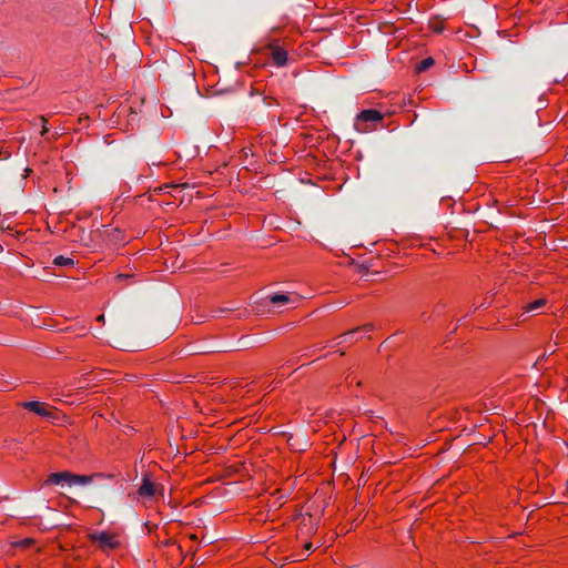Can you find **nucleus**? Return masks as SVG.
Returning a JSON list of instances; mask_svg holds the SVG:
<instances>
[{"label": "nucleus", "instance_id": "21", "mask_svg": "<svg viewBox=\"0 0 568 568\" xmlns=\"http://www.w3.org/2000/svg\"><path fill=\"white\" fill-rule=\"evenodd\" d=\"M113 231L116 232V235L113 236L112 240H114V241L120 240V231L118 229H114Z\"/></svg>", "mask_w": 568, "mask_h": 568}, {"label": "nucleus", "instance_id": "22", "mask_svg": "<svg viewBox=\"0 0 568 568\" xmlns=\"http://www.w3.org/2000/svg\"><path fill=\"white\" fill-rule=\"evenodd\" d=\"M546 106V101L542 99V98H539V108H545Z\"/></svg>", "mask_w": 568, "mask_h": 568}, {"label": "nucleus", "instance_id": "6", "mask_svg": "<svg viewBox=\"0 0 568 568\" xmlns=\"http://www.w3.org/2000/svg\"><path fill=\"white\" fill-rule=\"evenodd\" d=\"M104 477L103 474L97 473L93 475H77L73 473H70V486L72 485H79V486H85L91 484L95 478H102Z\"/></svg>", "mask_w": 568, "mask_h": 568}, {"label": "nucleus", "instance_id": "15", "mask_svg": "<svg viewBox=\"0 0 568 568\" xmlns=\"http://www.w3.org/2000/svg\"><path fill=\"white\" fill-rule=\"evenodd\" d=\"M174 327H175V321L173 322V324H172V325H170L168 328H165V331H164V332H162V333L160 334L159 338H162V339H163V338L169 337V336L173 333Z\"/></svg>", "mask_w": 568, "mask_h": 568}, {"label": "nucleus", "instance_id": "14", "mask_svg": "<svg viewBox=\"0 0 568 568\" xmlns=\"http://www.w3.org/2000/svg\"><path fill=\"white\" fill-rule=\"evenodd\" d=\"M236 307H226V308H223V307H219V308H214L211 311L212 313V317H219L221 316L223 313H227V312H232L234 311Z\"/></svg>", "mask_w": 568, "mask_h": 568}, {"label": "nucleus", "instance_id": "16", "mask_svg": "<svg viewBox=\"0 0 568 568\" xmlns=\"http://www.w3.org/2000/svg\"><path fill=\"white\" fill-rule=\"evenodd\" d=\"M32 544H33V539L26 538V539H22V540L18 541L17 546H20L22 548H27V547L31 546Z\"/></svg>", "mask_w": 568, "mask_h": 568}, {"label": "nucleus", "instance_id": "11", "mask_svg": "<svg viewBox=\"0 0 568 568\" xmlns=\"http://www.w3.org/2000/svg\"><path fill=\"white\" fill-rule=\"evenodd\" d=\"M270 301L272 304H275V305H284L290 302V297L286 294H273L270 297Z\"/></svg>", "mask_w": 568, "mask_h": 568}, {"label": "nucleus", "instance_id": "26", "mask_svg": "<svg viewBox=\"0 0 568 568\" xmlns=\"http://www.w3.org/2000/svg\"><path fill=\"white\" fill-rule=\"evenodd\" d=\"M118 277H119V278H124V277H128V275H125V274H120Z\"/></svg>", "mask_w": 568, "mask_h": 568}, {"label": "nucleus", "instance_id": "27", "mask_svg": "<svg viewBox=\"0 0 568 568\" xmlns=\"http://www.w3.org/2000/svg\"><path fill=\"white\" fill-rule=\"evenodd\" d=\"M552 82L558 83V82H559V79H558V78H555V79L552 80Z\"/></svg>", "mask_w": 568, "mask_h": 568}, {"label": "nucleus", "instance_id": "3", "mask_svg": "<svg viewBox=\"0 0 568 568\" xmlns=\"http://www.w3.org/2000/svg\"><path fill=\"white\" fill-rule=\"evenodd\" d=\"M384 119V115L381 111L376 110V109H365V110H362L357 116H356V123H355V128L357 131L359 132H365L367 131L366 128H361V124L362 123H376V122H379Z\"/></svg>", "mask_w": 568, "mask_h": 568}, {"label": "nucleus", "instance_id": "19", "mask_svg": "<svg viewBox=\"0 0 568 568\" xmlns=\"http://www.w3.org/2000/svg\"><path fill=\"white\" fill-rule=\"evenodd\" d=\"M355 329H356V332H357V331H361V329H362V331H372V329H373V325H372V324H365V325L359 326V327H357V328H355Z\"/></svg>", "mask_w": 568, "mask_h": 568}, {"label": "nucleus", "instance_id": "7", "mask_svg": "<svg viewBox=\"0 0 568 568\" xmlns=\"http://www.w3.org/2000/svg\"><path fill=\"white\" fill-rule=\"evenodd\" d=\"M22 406L26 409L33 412L34 414H37L39 416H42V417H51L52 416V413L48 412L44 407V404H42L40 402H36V400L26 402L22 404Z\"/></svg>", "mask_w": 568, "mask_h": 568}, {"label": "nucleus", "instance_id": "25", "mask_svg": "<svg viewBox=\"0 0 568 568\" xmlns=\"http://www.w3.org/2000/svg\"><path fill=\"white\" fill-rule=\"evenodd\" d=\"M24 213H26V214H29V213H36V211H33V210H27V211H24Z\"/></svg>", "mask_w": 568, "mask_h": 568}, {"label": "nucleus", "instance_id": "13", "mask_svg": "<svg viewBox=\"0 0 568 568\" xmlns=\"http://www.w3.org/2000/svg\"><path fill=\"white\" fill-rule=\"evenodd\" d=\"M454 207L455 209H454L453 213L456 212V213H467V214H470V213H476V211L478 210V209H465L463 206V204H460V203L459 204L454 203Z\"/></svg>", "mask_w": 568, "mask_h": 568}, {"label": "nucleus", "instance_id": "24", "mask_svg": "<svg viewBox=\"0 0 568 568\" xmlns=\"http://www.w3.org/2000/svg\"><path fill=\"white\" fill-rule=\"evenodd\" d=\"M97 321H99V322H103V321H104V315H99V316L97 317Z\"/></svg>", "mask_w": 568, "mask_h": 568}, {"label": "nucleus", "instance_id": "1", "mask_svg": "<svg viewBox=\"0 0 568 568\" xmlns=\"http://www.w3.org/2000/svg\"><path fill=\"white\" fill-rule=\"evenodd\" d=\"M90 540L104 552L120 547V540L118 535L111 534L109 531L92 532L90 534Z\"/></svg>", "mask_w": 568, "mask_h": 568}, {"label": "nucleus", "instance_id": "10", "mask_svg": "<svg viewBox=\"0 0 568 568\" xmlns=\"http://www.w3.org/2000/svg\"><path fill=\"white\" fill-rule=\"evenodd\" d=\"M74 260L71 258V257H65V256H57L54 260H53V264L55 266H60V267H64V266H73L74 265Z\"/></svg>", "mask_w": 568, "mask_h": 568}, {"label": "nucleus", "instance_id": "5", "mask_svg": "<svg viewBox=\"0 0 568 568\" xmlns=\"http://www.w3.org/2000/svg\"><path fill=\"white\" fill-rule=\"evenodd\" d=\"M57 485V486H70V471L52 473L44 480L43 486Z\"/></svg>", "mask_w": 568, "mask_h": 568}, {"label": "nucleus", "instance_id": "18", "mask_svg": "<svg viewBox=\"0 0 568 568\" xmlns=\"http://www.w3.org/2000/svg\"><path fill=\"white\" fill-rule=\"evenodd\" d=\"M251 344V341L248 337H242L239 339V345L241 347H247Z\"/></svg>", "mask_w": 568, "mask_h": 568}, {"label": "nucleus", "instance_id": "4", "mask_svg": "<svg viewBox=\"0 0 568 568\" xmlns=\"http://www.w3.org/2000/svg\"><path fill=\"white\" fill-rule=\"evenodd\" d=\"M163 487H156L145 475L143 476L142 484L138 489V495L142 498H152L156 493L163 494Z\"/></svg>", "mask_w": 568, "mask_h": 568}, {"label": "nucleus", "instance_id": "8", "mask_svg": "<svg viewBox=\"0 0 568 568\" xmlns=\"http://www.w3.org/2000/svg\"><path fill=\"white\" fill-rule=\"evenodd\" d=\"M272 59L276 67L282 68L287 63V52L283 48L275 47L272 49Z\"/></svg>", "mask_w": 568, "mask_h": 568}, {"label": "nucleus", "instance_id": "2", "mask_svg": "<svg viewBox=\"0 0 568 568\" xmlns=\"http://www.w3.org/2000/svg\"><path fill=\"white\" fill-rule=\"evenodd\" d=\"M301 223L291 215H266L263 225L274 230H295Z\"/></svg>", "mask_w": 568, "mask_h": 568}, {"label": "nucleus", "instance_id": "23", "mask_svg": "<svg viewBox=\"0 0 568 568\" xmlns=\"http://www.w3.org/2000/svg\"><path fill=\"white\" fill-rule=\"evenodd\" d=\"M93 225H94V226H97V232H99V231H100V227H105V226H106V225H104V224H102V223H100V224L98 225L95 222H94V224H93Z\"/></svg>", "mask_w": 568, "mask_h": 568}, {"label": "nucleus", "instance_id": "17", "mask_svg": "<svg viewBox=\"0 0 568 568\" xmlns=\"http://www.w3.org/2000/svg\"><path fill=\"white\" fill-rule=\"evenodd\" d=\"M355 333H356V329H355V328H354V329H351V331H348V332H346V333L342 334V335L339 336V338H342V339H343L342 342H345V341L349 339V337H352Z\"/></svg>", "mask_w": 568, "mask_h": 568}, {"label": "nucleus", "instance_id": "12", "mask_svg": "<svg viewBox=\"0 0 568 568\" xmlns=\"http://www.w3.org/2000/svg\"><path fill=\"white\" fill-rule=\"evenodd\" d=\"M545 303H546V301H545V300H537V301H535V302H532V303H529V304H527V306L525 307V312L527 313V312L536 311V310L540 308L541 306H544V305H545Z\"/></svg>", "mask_w": 568, "mask_h": 568}, {"label": "nucleus", "instance_id": "9", "mask_svg": "<svg viewBox=\"0 0 568 568\" xmlns=\"http://www.w3.org/2000/svg\"><path fill=\"white\" fill-rule=\"evenodd\" d=\"M435 63L434 59L432 57H428L424 60H422L417 65H416V71L418 73H422V72H425L427 71L430 67H433Z\"/></svg>", "mask_w": 568, "mask_h": 568}, {"label": "nucleus", "instance_id": "20", "mask_svg": "<svg viewBox=\"0 0 568 568\" xmlns=\"http://www.w3.org/2000/svg\"><path fill=\"white\" fill-rule=\"evenodd\" d=\"M304 549H305L306 551H311V550L313 549V545H312V542H306V544L304 545Z\"/></svg>", "mask_w": 568, "mask_h": 568}]
</instances>
